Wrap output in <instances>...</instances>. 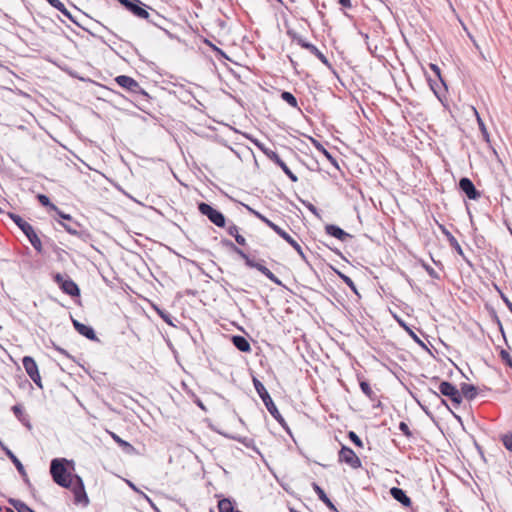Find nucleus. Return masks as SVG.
I'll use <instances>...</instances> for the list:
<instances>
[{
	"label": "nucleus",
	"instance_id": "obj_35",
	"mask_svg": "<svg viewBox=\"0 0 512 512\" xmlns=\"http://www.w3.org/2000/svg\"><path fill=\"white\" fill-rule=\"evenodd\" d=\"M311 140H312L314 147L319 152H321L334 166H337V162H336L335 158L331 155V153L328 152L319 141H317L313 138H311Z\"/></svg>",
	"mask_w": 512,
	"mask_h": 512
},
{
	"label": "nucleus",
	"instance_id": "obj_26",
	"mask_svg": "<svg viewBox=\"0 0 512 512\" xmlns=\"http://www.w3.org/2000/svg\"><path fill=\"white\" fill-rule=\"evenodd\" d=\"M369 36L368 33L363 32L361 30L354 31V44L357 45L359 49L372 51V48L368 42Z\"/></svg>",
	"mask_w": 512,
	"mask_h": 512
},
{
	"label": "nucleus",
	"instance_id": "obj_28",
	"mask_svg": "<svg viewBox=\"0 0 512 512\" xmlns=\"http://www.w3.org/2000/svg\"><path fill=\"white\" fill-rule=\"evenodd\" d=\"M460 392L463 398H465L468 401H472L478 395V388L473 384L461 383Z\"/></svg>",
	"mask_w": 512,
	"mask_h": 512
},
{
	"label": "nucleus",
	"instance_id": "obj_42",
	"mask_svg": "<svg viewBox=\"0 0 512 512\" xmlns=\"http://www.w3.org/2000/svg\"><path fill=\"white\" fill-rule=\"evenodd\" d=\"M299 201L309 210L311 211L316 217L320 218V212L319 210L309 201L304 200L302 198H298Z\"/></svg>",
	"mask_w": 512,
	"mask_h": 512
},
{
	"label": "nucleus",
	"instance_id": "obj_36",
	"mask_svg": "<svg viewBox=\"0 0 512 512\" xmlns=\"http://www.w3.org/2000/svg\"><path fill=\"white\" fill-rule=\"evenodd\" d=\"M218 509L219 512H233L235 510L232 501L228 498H223L218 502Z\"/></svg>",
	"mask_w": 512,
	"mask_h": 512
},
{
	"label": "nucleus",
	"instance_id": "obj_61",
	"mask_svg": "<svg viewBox=\"0 0 512 512\" xmlns=\"http://www.w3.org/2000/svg\"><path fill=\"white\" fill-rule=\"evenodd\" d=\"M208 43H209V45L213 48V50H214V51H216V52L220 53L221 55H224V52H223L221 49L217 48L216 46H214V45H213L212 43H210V42H208Z\"/></svg>",
	"mask_w": 512,
	"mask_h": 512
},
{
	"label": "nucleus",
	"instance_id": "obj_33",
	"mask_svg": "<svg viewBox=\"0 0 512 512\" xmlns=\"http://www.w3.org/2000/svg\"><path fill=\"white\" fill-rule=\"evenodd\" d=\"M476 117H477V123H478V126H479V129L481 131V134H482V137H483V140L487 143H490V135H489V132L486 128V125L484 123V121L481 119L479 113L477 112V110L473 107L472 108Z\"/></svg>",
	"mask_w": 512,
	"mask_h": 512
},
{
	"label": "nucleus",
	"instance_id": "obj_21",
	"mask_svg": "<svg viewBox=\"0 0 512 512\" xmlns=\"http://www.w3.org/2000/svg\"><path fill=\"white\" fill-rule=\"evenodd\" d=\"M72 323H73V326L75 328V330L82 336H84L85 338L91 340V341H96V342H99V339L94 331V329L89 326V325H85L81 322H79L78 320H75L73 319L72 320Z\"/></svg>",
	"mask_w": 512,
	"mask_h": 512
},
{
	"label": "nucleus",
	"instance_id": "obj_44",
	"mask_svg": "<svg viewBox=\"0 0 512 512\" xmlns=\"http://www.w3.org/2000/svg\"><path fill=\"white\" fill-rule=\"evenodd\" d=\"M399 430L407 437V438H411L413 436V433L412 431L410 430L409 426L407 425V423H405L404 421H401L399 423Z\"/></svg>",
	"mask_w": 512,
	"mask_h": 512
},
{
	"label": "nucleus",
	"instance_id": "obj_15",
	"mask_svg": "<svg viewBox=\"0 0 512 512\" xmlns=\"http://www.w3.org/2000/svg\"><path fill=\"white\" fill-rule=\"evenodd\" d=\"M357 381L359 383V387L362 393L369 398L371 402H376L372 406L374 408H379L382 406L380 400H378V395L376 391L373 390L370 382L360 373L356 374Z\"/></svg>",
	"mask_w": 512,
	"mask_h": 512
},
{
	"label": "nucleus",
	"instance_id": "obj_23",
	"mask_svg": "<svg viewBox=\"0 0 512 512\" xmlns=\"http://www.w3.org/2000/svg\"><path fill=\"white\" fill-rule=\"evenodd\" d=\"M443 234L446 236L447 241L449 242V245L451 248L455 250V252L463 258V260L469 265L472 266V263L468 260V258L465 256L464 251L462 247L460 246L457 239L452 235L450 231H448L445 227H441Z\"/></svg>",
	"mask_w": 512,
	"mask_h": 512
},
{
	"label": "nucleus",
	"instance_id": "obj_3",
	"mask_svg": "<svg viewBox=\"0 0 512 512\" xmlns=\"http://www.w3.org/2000/svg\"><path fill=\"white\" fill-rule=\"evenodd\" d=\"M438 389H439V393L434 391L432 388H429L428 391H429V393L432 394V396L436 400H439L440 404L444 405L453 414V416L457 420L461 421V417L456 415L448 406L447 401L441 397V396H444V397L448 398L452 402V405L455 408H458L463 402V396L460 392V389H458L456 387V385H454L453 383H451L449 381H441Z\"/></svg>",
	"mask_w": 512,
	"mask_h": 512
},
{
	"label": "nucleus",
	"instance_id": "obj_43",
	"mask_svg": "<svg viewBox=\"0 0 512 512\" xmlns=\"http://www.w3.org/2000/svg\"><path fill=\"white\" fill-rule=\"evenodd\" d=\"M422 266L431 278L436 280L440 279L439 273H437L436 270L432 268L430 265L423 263Z\"/></svg>",
	"mask_w": 512,
	"mask_h": 512
},
{
	"label": "nucleus",
	"instance_id": "obj_16",
	"mask_svg": "<svg viewBox=\"0 0 512 512\" xmlns=\"http://www.w3.org/2000/svg\"><path fill=\"white\" fill-rule=\"evenodd\" d=\"M427 82L429 84L430 89L433 91L434 95L438 98L440 102L443 103V101L447 99L448 93L446 80L444 78L433 79L430 76H427Z\"/></svg>",
	"mask_w": 512,
	"mask_h": 512
},
{
	"label": "nucleus",
	"instance_id": "obj_56",
	"mask_svg": "<svg viewBox=\"0 0 512 512\" xmlns=\"http://www.w3.org/2000/svg\"><path fill=\"white\" fill-rule=\"evenodd\" d=\"M360 467H361V460L356 455V453L354 452V469H357V468H360Z\"/></svg>",
	"mask_w": 512,
	"mask_h": 512
},
{
	"label": "nucleus",
	"instance_id": "obj_47",
	"mask_svg": "<svg viewBox=\"0 0 512 512\" xmlns=\"http://www.w3.org/2000/svg\"><path fill=\"white\" fill-rule=\"evenodd\" d=\"M338 276L352 289V278L335 270Z\"/></svg>",
	"mask_w": 512,
	"mask_h": 512
},
{
	"label": "nucleus",
	"instance_id": "obj_17",
	"mask_svg": "<svg viewBox=\"0 0 512 512\" xmlns=\"http://www.w3.org/2000/svg\"><path fill=\"white\" fill-rule=\"evenodd\" d=\"M458 189L465 194L469 200H478L481 197V192L475 187L472 180L468 177L460 178L458 182Z\"/></svg>",
	"mask_w": 512,
	"mask_h": 512
},
{
	"label": "nucleus",
	"instance_id": "obj_30",
	"mask_svg": "<svg viewBox=\"0 0 512 512\" xmlns=\"http://www.w3.org/2000/svg\"><path fill=\"white\" fill-rule=\"evenodd\" d=\"M233 345L241 352H250L251 346L248 340L241 335H234L231 338Z\"/></svg>",
	"mask_w": 512,
	"mask_h": 512
},
{
	"label": "nucleus",
	"instance_id": "obj_10",
	"mask_svg": "<svg viewBox=\"0 0 512 512\" xmlns=\"http://www.w3.org/2000/svg\"><path fill=\"white\" fill-rule=\"evenodd\" d=\"M199 212L206 216L214 225L220 228H224L226 225V218L222 212L213 208L210 204L200 202L198 204Z\"/></svg>",
	"mask_w": 512,
	"mask_h": 512
},
{
	"label": "nucleus",
	"instance_id": "obj_40",
	"mask_svg": "<svg viewBox=\"0 0 512 512\" xmlns=\"http://www.w3.org/2000/svg\"><path fill=\"white\" fill-rule=\"evenodd\" d=\"M499 357L506 366L512 369V357L507 350L501 349L499 352Z\"/></svg>",
	"mask_w": 512,
	"mask_h": 512
},
{
	"label": "nucleus",
	"instance_id": "obj_45",
	"mask_svg": "<svg viewBox=\"0 0 512 512\" xmlns=\"http://www.w3.org/2000/svg\"><path fill=\"white\" fill-rule=\"evenodd\" d=\"M227 232L230 236L236 238L238 235H239V228L237 225H235L234 223H231L228 227H227Z\"/></svg>",
	"mask_w": 512,
	"mask_h": 512
},
{
	"label": "nucleus",
	"instance_id": "obj_39",
	"mask_svg": "<svg viewBox=\"0 0 512 512\" xmlns=\"http://www.w3.org/2000/svg\"><path fill=\"white\" fill-rule=\"evenodd\" d=\"M500 440L504 447L509 451L512 452V433L507 432L503 435H501Z\"/></svg>",
	"mask_w": 512,
	"mask_h": 512
},
{
	"label": "nucleus",
	"instance_id": "obj_60",
	"mask_svg": "<svg viewBox=\"0 0 512 512\" xmlns=\"http://www.w3.org/2000/svg\"><path fill=\"white\" fill-rule=\"evenodd\" d=\"M508 309L510 310V312L512 313V302H510L506 297L503 298Z\"/></svg>",
	"mask_w": 512,
	"mask_h": 512
},
{
	"label": "nucleus",
	"instance_id": "obj_63",
	"mask_svg": "<svg viewBox=\"0 0 512 512\" xmlns=\"http://www.w3.org/2000/svg\"><path fill=\"white\" fill-rule=\"evenodd\" d=\"M504 224L506 225L507 229L509 230V232H510V233H511V235H512V227H511V225L508 223V221H507V220H505V221H504Z\"/></svg>",
	"mask_w": 512,
	"mask_h": 512
},
{
	"label": "nucleus",
	"instance_id": "obj_31",
	"mask_svg": "<svg viewBox=\"0 0 512 512\" xmlns=\"http://www.w3.org/2000/svg\"><path fill=\"white\" fill-rule=\"evenodd\" d=\"M8 503L14 507L17 512H36L21 500L9 498Z\"/></svg>",
	"mask_w": 512,
	"mask_h": 512
},
{
	"label": "nucleus",
	"instance_id": "obj_52",
	"mask_svg": "<svg viewBox=\"0 0 512 512\" xmlns=\"http://www.w3.org/2000/svg\"><path fill=\"white\" fill-rule=\"evenodd\" d=\"M413 398L418 402V404L420 405L421 409L426 413L427 416H429L431 419L433 418V414L428 410V408L424 405H422L417 399L416 397L412 394Z\"/></svg>",
	"mask_w": 512,
	"mask_h": 512
},
{
	"label": "nucleus",
	"instance_id": "obj_24",
	"mask_svg": "<svg viewBox=\"0 0 512 512\" xmlns=\"http://www.w3.org/2000/svg\"><path fill=\"white\" fill-rule=\"evenodd\" d=\"M151 12H149V18H144L152 25L156 26L157 28L163 30L170 38H172V34L164 28V23L167 22V19L160 15L157 11L150 8Z\"/></svg>",
	"mask_w": 512,
	"mask_h": 512
},
{
	"label": "nucleus",
	"instance_id": "obj_64",
	"mask_svg": "<svg viewBox=\"0 0 512 512\" xmlns=\"http://www.w3.org/2000/svg\"><path fill=\"white\" fill-rule=\"evenodd\" d=\"M56 350L59 351L60 353L64 354V355L68 356V353L64 349H62L60 347H56Z\"/></svg>",
	"mask_w": 512,
	"mask_h": 512
},
{
	"label": "nucleus",
	"instance_id": "obj_48",
	"mask_svg": "<svg viewBox=\"0 0 512 512\" xmlns=\"http://www.w3.org/2000/svg\"><path fill=\"white\" fill-rule=\"evenodd\" d=\"M407 331L409 332V335L413 338V340L416 343H418L420 346L426 348L425 343L410 328H407Z\"/></svg>",
	"mask_w": 512,
	"mask_h": 512
},
{
	"label": "nucleus",
	"instance_id": "obj_11",
	"mask_svg": "<svg viewBox=\"0 0 512 512\" xmlns=\"http://www.w3.org/2000/svg\"><path fill=\"white\" fill-rule=\"evenodd\" d=\"M288 35L302 48L308 50L311 54L315 55L323 64L329 65L327 57L312 43L308 42L301 35L296 32L288 31Z\"/></svg>",
	"mask_w": 512,
	"mask_h": 512
},
{
	"label": "nucleus",
	"instance_id": "obj_22",
	"mask_svg": "<svg viewBox=\"0 0 512 512\" xmlns=\"http://www.w3.org/2000/svg\"><path fill=\"white\" fill-rule=\"evenodd\" d=\"M394 500L399 502L403 507L409 508L412 506V500L407 495L406 491L399 487H392L389 491Z\"/></svg>",
	"mask_w": 512,
	"mask_h": 512
},
{
	"label": "nucleus",
	"instance_id": "obj_58",
	"mask_svg": "<svg viewBox=\"0 0 512 512\" xmlns=\"http://www.w3.org/2000/svg\"><path fill=\"white\" fill-rule=\"evenodd\" d=\"M339 3L344 6V7H350L351 6V2L350 0H339Z\"/></svg>",
	"mask_w": 512,
	"mask_h": 512
},
{
	"label": "nucleus",
	"instance_id": "obj_37",
	"mask_svg": "<svg viewBox=\"0 0 512 512\" xmlns=\"http://www.w3.org/2000/svg\"><path fill=\"white\" fill-rule=\"evenodd\" d=\"M221 244L225 247L230 248L232 251L237 253L242 259L246 258V253L242 249L238 248L231 240L222 239Z\"/></svg>",
	"mask_w": 512,
	"mask_h": 512
},
{
	"label": "nucleus",
	"instance_id": "obj_9",
	"mask_svg": "<svg viewBox=\"0 0 512 512\" xmlns=\"http://www.w3.org/2000/svg\"><path fill=\"white\" fill-rule=\"evenodd\" d=\"M254 144L266 155L268 159H270L276 165H278L292 182L298 181L297 176L289 169L286 163L279 157L277 152L266 147L263 143H261L258 140L254 141Z\"/></svg>",
	"mask_w": 512,
	"mask_h": 512
},
{
	"label": "nucleus",
	"instance_id": "obj_8",
	"mask_svg": "<svg viewBox=\"0 0 512 512\" xmlns=\"http://www.w3.org/2000/svg\"><path fill=\"white\" fill-rule=\"evenodd\" d=\"M354 138H357V147H354V154L363 153L365 157H374L373 139L366 131H362L360 128L354 129Z\"/></svg>",
	"mask_w": 512,
	"mask_h": 512
},
{
	"label": "nucleus",
	"instance_id": "obj_50",
	"mask_svg": "<svg viewBox=\"0 0 512 512\" xmlns=\"http://www.w3.org/2000/svg\"><path fill=\"white\" fill-rule=\"evenodd\" d=\"M493 320L495 321V323L497 324L500 332L502 333L503 336H505V332H504V328H503V325L499 319V317L497 316V314L494 312V315H493Z\"/></svg>",
	"mask_w": 512,
	"mask_h": 512
},
{
	"label": "nucleus",
	"instance_id": "obj_29",
	"mask_svg": "<svg viewBox=\"0 0 512 512\" xmlns=\"http://www.w3.org/2000/svg\"><path fill=\"white\" fill-rule=\"evenodd\" d=\"M12 411L15 417L28 429L32 428L29 416L24 412L23 407L20 404L14 405Z\"/></svg>",
	"mask_w": 512,
	"mask_h": 512
},
{
	"label": "nucleus",
	"instance_id": "obj_55",
	"mask_svg": "<svg viewBox=\"0 0 512 512\" xmlns=\"http://www.w3.org/2000/svg\"><path fill=\"white\" fill-rule=\"evenodd\" d=\"M235 241L241 245V246H245L246 245V239L241 235L239 234L236 238H235Z\"/></svg>",
	"mask_w": 512,
	"mask_h": 512
},
{
	"label": "nucleus",
	"instance_id": "obj_54",
	"mask_svg": "<svg viewBox=\"0 0 512 512\" xmlns=\"http://www.w3.org/2000/svg\"><path fill=\"white\" fill-rule=\"evenodd\" d=\"M354 445L357 447H360V448L363 447V442H362L361 438L358 435H356L355 433H354Z\"/></svg>",
	"mask_w": 512,
	"mask_h": 512
},
{
	"label": "nucleus",
	"instance_id": "obj_51",
	"mask_svg": "<svg viewBox=\"0 0 512 512\" xmlns=\"http://www.w3.org/2000/svg\"><path fill=\"white\" fill-rule=\"evenodd\" d=\"M156 310H157L158 314L160 315V317H161V318H162L166 323L171 324V321H170V319H169V315H168L167 313L163 312L162 310H160V309H158V308H157Z\"/></svg>",
	"mask_w": 512,
	"mask_h": 512
},
{
	"label": "nucleus",
	"instance_id": "obj_38",
	"mask_svg": "<svg viewBox=\"0 0 512 512\" xmlns=\"http://www.w3.org/2000/svg\"><path fill=\"white\" fill-rule=\"evenodd\" d=\"M281 99L283 101H285L286 103H288L291 107H294V108L298 107L297 99L291 92L283 91L281 93Z\"/></svg>",
	"mask_w": 512,
	"mask_h": 512
},
{
	"label": "nucleus",
	"instance_id": "obj_5",
	"mask_svg": "<svg viewBox=\"0 0 512 512\" xmlns=\"http://www.w3.org/2000/svg\"><path fill=\"white\" fill-rule=\"evenodd\" d=\"M253 385L254 388L263 401L265 407L269 411V413L273 416V418L286 430H288V426L282 415L280 414L279 410L277 409L276 405L274 404L270 394L266 390L263 383L257 379L256 377H253Z\"/></svg>",
	"mask_w": 512,
	"mask_h": 512
},
{
	"label": "nucleus",
	"instance_id": "obj_27",
	"mask_svg": "<svg viewBox=\"0 0 512 512\" xmlns=\"http://www.w3.org/2000/svg\"><path fill=\"white\" fill-rule=\"evenodd\" d=\"M325 231L328 235L337 238L338 240L345 241L351 237V235L345 232L342 228L334 224H328L325 226Z\"/></svg>",
	"mask_w": 512,
	"mask_h": 512
},
{
	"label": "nucleus",
	"instance_id": "obj_12",
	"mask_svg": "<svg viewBox=\"0 0 512 512\" xmlns=\"http://www.w3.org/2000/svg\"><path fill=\"white\" fill-rule=\"evenodd\" d=\"M121 5H123L129 12H131L135 17L140 19L149 18L150 7L144 4L140 0H117Z\"/></svg>",
	"mask_w": 512,
	"mask_h": 512
},
{
	"label": "nucleus",
	"instance_id": "obj_46",
	"mask_svg": "<svg viewBox=\"0 0 512 512\" xmlns=\"http://www.w3.org/2000/svg\"><path fill=\"white\" fill-rule=\"evenodd\" d=\"M429 68L433 71V73L437 79L443 78V76L441 74V69L437 64L430 63Z\"/></svg>",
	"mask_w": 512,
	"mask_h": 512
},
{
	"label": "nucleus",
	"instance_id": "obj_2",
	"mask_svg": "<svg viewBox=\"0 0 512 512\" xmlns=\"http://www.w3.org/2000/svg\"><path fill=\"white\" fill-rule=\"evenodd\" d=\"M37 199L39 203L54 211L61 220H69L71 223L65 224L61 223V226L71 235H75L80 239L85 240L89 234L87 230H85L77 221H75L70 214L64 213L60 210L55 204L50 201V198L44 194H38Z\"/></svg>",
	"mask_w": 512,
	"mask_h": 512
},
{
	"label": "nucleus",
	"instance_id": "obj_53",
	"mask_svg": "<svg viewBox=\"0 0 512 512\" xmlns=\"http://www.w3.org/2000/svg\"><path fill=\"white\" fill-rule=\"evenodd\" d=\"M474 445H475L476 450H477V451H478V453L480 454L481 458H482L484 461H486L485 456H484V450H483L482 446H481V445H479L476 441H474Z\"/></svg>",
	"mask_w": 512,
	"mask_h": 512
},
{
	"label": "nucleus",
	"instance_id": "obj_6",
	"mask_svg": "<svg viewBox=\"0 0 512 512\" xmlns=\"http://www.w3.org/2000/svg\"><path fill=\"white\" fill-rule=\"evenodd\" d=\"M11 220L17 225V227L24 233V235L28 238L30 244L33 248L39 253L43 254V245L40 237L35 232L33 226L25 221L20 215L10 213L9 214Z\"/></svg>",
	"mask_w": 512,
	"mask_h": 512
},
{
	"label": "nucleus",
	"instance_id": "obj_34",
	"mask_svg": "<svg viewBox=\"0 0 512 512\" xmlns=\"http://www.w3.org/2000/svg\"><path fill=\"white\" fill-rule=\"evenodd\" d=\"M111 436L113 440L119 444V446L125 451L126 453L130 454L135 451V448L127 441L120 438L117 434L111 433Z\"/></svg>",
	"mask_w": 512,
	"mask_h": 512
},
{
	"label": "nucleus",
	"instance_id": "obj_32",
	"mask_svg": "<svg viewBox=\"0 0 512 512\" xmlns=\"http://www.w3.org/2000/svg\"><path fill=\"white\" fill-rule=\"evenodd\" d=\"M339 461L352 465V449L346 445H342L339 451Z\"/></svg>",
	"mask_w": 512,
	"mask_h": 512
},
{
	"label": "nucleus",
	"instance_id": "obj_18",
	"mask_svg": "<svg viewBox=\"0 0 512 512\" xmlns=\"http://www.w3.org/2000/svg\"><path fill=\"white\" fill-rule=\"evenodd\" d=\"M23 367L30 377V379L39 387L42 388L41 376L39 374L38 366L31 356H25L22 359Z\"/></svg>",
	"mask_w": 512,
	"mask_h": 512
},
{
	"label": "nucleus",
	"instance_id": "obj_13",
	"mask_svg": "<svg viewBox=\"0 0 512 512\" xmlns=\"http://www.w3.org/2000/svg\"><path fill=\"white\" fill-rule=\"evenodd\" d=\"M55 283L59 285L61 290L69 296H79L80 289L78 285L69 277H65L60 273L53 276Z\"/></svg>",
	"mask_w": 512,
	"mask_h": 512
},
{
	"label": "nucleus",
	"instance_id": "obj_19",
	"mask_svg": "<svg viewBox=\"0 0 512 512\" xmlns=\"http://www.w3.org/2000/svg\"><path fill=\"white\" fill-rule=\"evenodd\" d=\"M245 261V264L250 268H255L259 272H261L264 276H266L270 281L275 283L276 285H282L281 280L276 277L266 266H264L260 262H256L255 260L251 259L247 254L246 258H243Z\"/></svg>",
	"mask_w": 512,
	"mask_h": 512
},
{
	"label": "nucleus",
	"instance_id": "obj_7",
	"mask_svg": "<svg viewBox=\"0 0 512 512\" xmlns=\"http://www.w3.org/2000/svg\"><path fill=\"white\" fill-rule=\"evenodd\" d=\"M115 82L124 90L132 93L138 100H149V94L140 86V84L130 76L119 75L115 78Z\"/></svg>",
	"mask_w": 512,
	"mask_h": 512
},
{
	"label": "nucleus",
	"instance_id": "obj_49",
	"mask_svg": "<svg viewBox=\"0 0 512 512\" xmlns=\"http://www.w3.org/2000/svg\"><path fill=\"white\" fill-rule=\"evenodd\" d=\"M493 320L495 321V323L497 324L500 332L502 333L503 336H505V332H504V328H503V325L499 319V317L497 316V314L494 312V315H493Z\"/></svg>",
	"mask_w": 512,
	"mask_h": 512
},
{
	"label": "nucleus",
	"instance_id": "obj_62",
	"mask_svg": "<svg viewBox=\"0 0 512 512\" xmlns=\"http://www.w3.org/2000/svg\"><path fill=\"white\" fill-rule=\"evenodd\" d=\"M353 99H354V101L357 103V106L360 108V110H361L362 112H364V109H363V107L361 106V104L359 103L358 97H357L355 94H354V96H353Z\"/></svg>",
	"mask_w": 512,
	"mask_h": 512
},
{
	"label": "nucleus",
	"instance_id": "obj_25",
	"mask_svg": "<svg viewBox=\"0 0 512 512\" xmlns=\"http://www.w3.org/2000/svg\"><path fill=\"white\" fill-rule=\"evenodd\" d=\"M52 7L57 9L59 12L62 13L63 16H65L67 19H69L71 22H73L75 25H77L80 28H83V26L80 24V22L77 20V18L71 14L69 10L65 7V5L60 0H46Z\"/></svg>",
	"mask_w": 512,
	"mask_h": 512
},
{
	"label": "nucleus",
	"instance_id": "obj_1",
	"mask_svg": "<svg viewBox=\"0 0 512 512\" xmlns=\"http://www.w3.org/2000/svg\"><path fill=\"white\" fill-rule=\"evenodd\" d=\"M70 463L72 461H68L65 458H54L50 463L51 477L57 485L72 489L76 505L86 507L89 504V498L85 491L84 482L79 475H72L68 472L66 464Z\"/></svg>",
	"mask_w": 512,
	"mask_h": 512
},
{
	"label": "nucleus",
	"instance_id": "obj_20",
	"mask_svg": "<svg viewBox=\"0 0 512 512\" xmlns=\"http://www.w3.org/2000/svg\"><path fill=\"white\" fill-rule=\"evenodd\" d=\"M0 448L2 449V451H4L6 456L11 460V463H13L15 465L17 471L22 476L24 482L27 485H30V481H29L28 475L26 473V470H25L23 464L17 458V456L2 442L1 439H0Z\"/></svg>",
	"mask_w": 512,
	"mask_h": 512
},
{
	"label": "nucleus",
	"instance_id": "obj_57",
	"mask_svg": "<svg viewBox=\"0 0 512 512\" xmlns=\"http://www.w3.org/2000/svg\"><path fill=\"white\" fill-rule=\"evenodd\" d=\"M246 447H250V444L253 442L251 439L243 438L240 440Z\"/></svg>",
	"mask_w": 512,
	"mask_h": 512
},
{
	"label": "nucleus",
	"instance_id": "obj_41",
	"mask_svg": "<svg viewBox=\"0 0 512 512\" xmlns=\"http://www.w3.org/2000/svg\"><path fill=\"white\" fill-rule=\"evenodd\" d=\"M312 488L315 491V493L317 494L318 498L322 502H327L328 501L327 494L325 493V491L316 482L312 483Z\"/></svg>",
	"mask_w": 512,
	"mask_h": 512
},
{
	"label": "nucleus",
	"instance_id": "obj_14",
	"mask_svg": "<svg viewBox=\"0 0 512 512\" xmlns=\"http://www.w3.org/2000/svg\"><path fill=\"white\" fill-rule=\"evenodd\" d=\"M374 157H365L363 153L354 154V166L357 167V172L360 176L354 173V178L361 179L362 177H369L372 173L370 161Z\"/></svg>",
	"mask_w": 512,
	"mask_h": 512
},
{
	"label": "nucleus",
	"instance_id": "obj_59",
	"mask_svg": "<svg viewBox=\"0 0 512 512\" xmlns=\"http://www.w3.org/2000/svg\"><path fill=\"white\" fill-rule=\"evenodd\" d=\"M323 503L326 504L330 509L336 510L334 504L332 503V501L329 498H328L327 502H323Z\"/></svg>",
	"mask_w": 512,
	"mask_h": 512
},
{
	"label": "nucleus",
	"instance_id": "obj_4",
	"mask_svg": "<svg viewBox=\"0 0 512 512\" xmlns=\"http://www.w3.org/2000/svg\"><path fill=\"white\" fill-rule=\"evenodd\" d=\"M245 208L253 214L255 217H257L259 220H261L263 223H265L269 228H271L274 231V234L279 235L282 239H284L288 244H290L296 252L301 256V258L305 259V254L303 252L302 247L300 244L295 241L284 229H282L280 226L269 220L266 216L261 214L260 212L256 211L255 209L251 208L248 205H244Z\"/></svg>",
	"mask_w": 512,
	"mask_h": 512
}]
</instances>
